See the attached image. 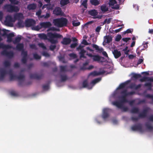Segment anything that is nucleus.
Wrapping results in <instances>:
<instances>
[{
  "label": "nucleus",
  "mask_w": 153,
  "mask_h": 153,
  "mask_svg": "<svg viewBox=\"0 0 153 153\" xmlns=\"http://www.w3.org/2000/svg\"><path fill=\"white\" fill-rule=\"evenodd\" d=\"M104 42L106 43L109 44L112 41V37L111 36L107 35L104 37Z\"/></svg>",
  "instance_id": "obj_23"
},
{
  "label": "nucleus",
  "mask_w": 153,
  "mask_h": 153,
  "mask_svg": "<svg viewBox=\"0 0 153 153\" xmlns=\"http://www.w3.org/2000/svg\"><path fill=\"white\" fill-rule=\"evenodd\" d=\"M90 85L88 84L86 80H84L82 82V86L83 88H87L89 89H91L92 87H90Z\"/></svg>",
  "instance_id": "obj_31"
},
{
  "label": "nucleus",
  "mask_w": 153,
  "mask_h": 153,
  "mask_svg": "<svg viewBox=\"0 0 153 153\" xmlns=\"http://www.w3.org/2000/svg\"><path fill=\"white\" fill-rule=\"evenodd\" d=\"M146 81L153 82V79L149 78V77L144 76L142 78L140 79V81L141 82H145Z\"/></svg>",
  "instance_id": "obj_27"
},
{
  "label": "nucleus",
  "mask_w": 153,
  "mask_h": 153,
  "mask_svg": "<svg viewBox=\"0 0 153 153\" xmlns=\"http://www.w3.org/2000/svg\"><path fill=\"white\" fill-rule=\"evenodd\" d=\"M17 25L19 27H23L24 26V24L23 20H19L17 23Z\"/></svg>",
  "instance_id": "obj_33"
},
{
  "label": "nucleus",
  "mask_w": 153,
  "mask_h": 153,
  "mask_svg": "<svg viewBox=\"0 0 153 153\" xmlns=\"http://www.w3.org/2000/svg\"><path fill=\"white\" fill-rule=\"evenodd\" d=\"M68 20L64 17H61L54 19L53 23L54 25L59 27H62L67 25Z\"/></svg>",
  "instance_id": "obj_2"
},
{
  "label": "nucleus",
  "mask_w": 153,
  "mask_h": 153,
  "mask_svg": "<svg viewBox=\"0 0 153 153\" xmlns=\"http://www.w3.org/2000/svg\"><path fill=\"white\" fill-rule=\"evenodd\" d=\"M132 77L135 79H137L141 77L140 74L133 73L132 74Z\"/></svg>",
  "instance_id": "obj_40"
},
{
  "label": "nucleus",
  "mask_w": 153,
  "mask_h": 153,
  "mask_svg": "<svg viewBox=\"0 0 153 153\" xmlns=\"http://www.w3.org/2000/svg\"><path fill=\"white\" fill-rule=\"evenodd\" d=\"M62 13L61 8L59 7H56L53 11V14L56 16L62 15Z\"/></svg>",
  "instance_id": "obj_15"
},
{
  "label": "nucleus",
  "mask_w": 153,
  "mask_h": 153,
  "mask_svg": "<svg viewBox=\"0 0 153 153\" xmlns=\"http://www.w3.org/2000/svg\"><path fill=\"white\" fill-rule=\"evenodd\" d=\"M111 20V18L106 19L104 20L103 22V24L107 23V24H109L110 23Z\"/></svg>",
  "instance_id": "obj_52"
},
{
  "label": "nucleus",
  "mask_w": 153,
  "mask_h": 153,
  "mask_svg": "<svg viewBox=\"0 0 153 153\" xmlns=\"http://www.w3.org/2000/svg\"><path fill=\"white\" fill-rule=\"evenodd\" d=\"M4 8L9 12H17L19 10L18 7L13 6L10 4H6L4 6Z\"/></svg>",
  "instance_id": "obj_3"
},
{
  "label": "nucleus",
  "mask_w": 153,
  "mask_h": 153,
  "mask_svg": "<svg viewBox=\"0 0 153 153\" xmlns=\"http://www.w3.org/2000/svg\"><path fill=\"white\" fill-rule=\"evenodd\" d=\"M122 51L124 52V53L126 55H128V53L129 52V50H128L127 47H126L125 48L123 49Z\"/></svg>",
  "instance_id": "obj_54"
},
{
  "label": "nucleus",
  "mask_w": 153,
  "mask_h": 153,
  "mask_svg": "<svg viewBox=\"0 0 153 153\" xmlns=\"http://www.w3.org/2000/svg\"><path fill=\"white\" fill-rule=\"evenodd\" d=\"M128 102L126 98L121 99L120 101H114L112 102L113 105L116 106L118 108H122L123 105V103H127Z\"/></svg>",
  "instance_id": "obj_4"
},
{
  "label": "nucleus",
  "mask_w": 153,
  "mask_h": 153,
  "mask_svg": "<svg viewBox=\"0 0 153 153\" xmlns=\"http://www.w3.org/2000/svg\"><path fill=\"white\" fill-rule=\"evenodd\" d=\"M92 47L94 48L95 50L97 51V52H101L103 50L102 48H99L98 46L96 44H93L92 45Z\"/></svg>",
  "instance_id": "obj_32"
},
{
  "label": "nucleus",
  "mask_w": 153,
  "mask_h": 153,
  "mask_svg": "<svg viewBox=\"0 0 153 153\" xmlns=\"http://www.w3.org/2000/svg\"><path fill=\"white\" fill-rule=\"evenodd\" d=\"M17 78L19 80H24L25 78V76L23 74H21L17 76Z\"/></svg>",
  "instance_id": "obj_42"
},
{
  "label": "nucleus",
  "mask_w": 153,
  "mask_h": 153,
  "mask_svg": "<svg viewBox=\"0 0 153 153\" xmlns=\"http://www.w3.org/2000/svg\"><path fill=\"white\" fill-rule=\"evenodd\" d=\"M105 73V71H102L100 72H97L96 71H94L90 73L89 74V76H97L101 74H102Z\"/></svg>",
  "instance_id": "obj_19"
},
{
  "label": "nucleus",
  "mask_w": 153,
  "mask_h": 153,
  "mask_svg": "<svg viewBox=\"0 0 153 153\" xmlns=\"http://www.w3.org/2000/svg\"><path fill=\"white\" fill-rule=\"evenodd\" d=\"M90 2L91 5L95 6H97L100 4V1L98 0H90Z\"/></svg>",
  "instance_id": "obj_30"
},
{
  "label": "nucleus",
  "mask_w": 153,
  "mask_h": 153,
  "mask_svg": "<svg viewBox=\"0 0 153 153\" xmlns=\"http://www.w3.org/2000/svg\"><path fill=\"white\" fill-rule=\"evenodd\" d=\"M146 98H151L152 99V100L153 102V95H151L150 94H147L146 95Z\"/></svg>",
  "instance_id": "obj_63"
},
{
  "label": "nucleus",
  "mask_w": 153,
  "mask_h": 153,
  "mask_svg": "<svg viewBox=\"0 0 153 153\" xmlns=\"http://www.w3.org/2000/svg\"><path fill=\"white\" fill-rule=\"evenodd\" d=\"M148 111V108H146L143 109L142 113L139 114V117L140 118H143L145 117L146 116Z\"/></svg>",
  "instance_id": "obj_16"
},
{
  "label": "nucleus",
  "mask_w": 153,
  "mask_h": 153,
  "mask_svg": "<svg viewBox=\"0 0 153 153\" xmlns=\"http://www.w3.org/2000/svg\"><path fill=\"white\" fill-rule=\"evenodd\" d=\"M4 65L6 67H10V62L8 61H5L4 62Z\"/></svg>",
  "instance_id": "obj_48"
},
{
  "label": "nucleus",
  "mask_w": 153,
  "mask_h": 153,
  "mask_svg": "<svg viewBox=\"0 0 153 153\" xmlns=\"http://www.w3.org/2000/svg\"><path fill=\"white\" fill-rule=\"evenodd\" d=\"M24 46L23 43H18L16 46V49L19 51L24 50Z\"/></svg>",
  "instance_id": "obj_22"
},
{
  "label": "nucleus",
  "mask_w": 153,
  "mask_h": 153,
  "mask_svg": "<svg viewBox=\"0 0 153 153\" xmlns=\"http://www.w3.org/2000/svg\"><path fill=\"white\" fill-rule=\"evenodd\" d=\"M41 28H47L50 27L51 25V24L50 22H42L39 24Z\"/></svg>",
  "instance_id": "obj_13"
},
{
  "label": "nucleus",
  "mask_w": 153,
  "mask_h": 153,
  "mask_svg": "<svg viewBox=\"0 0 153 153\" xmlns=\"http://www.w3.org/2000/svg\"><path fill=\"white\" fill-rule=\"evenodd\" d=\"M122 38V36L120 35H118L117 36L115 39L116 42H119Z\"/></svg>",
  "instance_id": "obj_55"
},
{
  "label": "nucleus",
  "mask_w": 153,
  "mask_h": 153,
  "mask_svg": "<svg viewBox=\"0 0 153 153\" xmlns=\"http://www.w3.org/2000/svg\"><path fill=\"white\" fill-rule=\"evenodd\" d=\"M145 126L149 130L152 131L153 129V127L150 124L146 123L145 124Z\"/></svg>",
  "instance_id": "obj_38"
},
{
  "label": "nucleus",
  "mask_w": 153,
  "mask_h": 153,
  "mask_svg": "<svg viewBox=\"0 0 153 153\" xmlns=\"http://www.w3.org/2000/svg\"><path fill=\"white\" fill-rule=\"evenodd\" d=\"M80 23L79 22H78L76 23L75 22V21L74 20L72 22V25L74 27H76L80 25Z\"/></svg>",
  "instance_id": "obj_49"
},
{
  "label": "nucleus",
  "mask_w": 153,
  "mask_h": 153,
  "mask_svg": "<svg viewBox=\"0 0 153 153\" xmlns=\"http://www.w3.org/2000/svg\"><path fill=\"white\" fill-rule=\"evenodd\" d=\"M68 55L70 57L73 59L76 58L77 57L76 54L73 53L69 54Z\"/></svg>",
  "instance_id": "obj_53"
},
{
  "label": "nucleus",
  "mask_w": 153,
  "mask_h": 153,
  "mask_svg": "<svg viewBox=\"0 0 153 153\" xmlns=\"http://www.w3.org/2000/svg\"><path fill=\"white\" fill-rule=\"evenodd\" d=\"M36 7V4H29L27 7V8L29 10H34Z\"/></svg>",
  "instance_id": "obj_29"
},
{
  "label": "nucleus",
  "mask_w": 153,
  "mask_h": 153,
  "mask_svg": "<svg viewBox=\"0 0 153 153\" xmlns=\"http://www.w3.org/2000/svg\"><path fill=\"white\" fill-rule=\"evenodd\" d=\"M21 39V36H20L19 37H16L15 39V40L14 41H13V43H14V44H16L17 43H18L20 42Z\"/></svg>",
  "instance_id": "obj_37"
},
{
  "label": "nucleus",
  "mask_w": 153,
  "mask_h": 153,
  "mask_svg": "<svg viewBox=\"0 0 153 153\" xmlns=\"http://www.w3.org/2000/svg\"><path fill=\"white\" fill-rule=\"evenodd\" d=\"M43 76V74H31L30 75V78L36 80L41 79Z\"/></svg>",
  "instance_id": "obj_9"
},
{
  "label": "nucleus",
  "mask_w": 153,
  "mask_h": 153,
  "mask_svg": "<svg viewBox=\"0 0 153 153\" xmlns=\"http://www.w3.org/2000/svg\"><path fill=\"white\" fill-rule=\"evenodd\" d=\"M13 53L12 51L8 52L7 53L6 56L8 58H11L13 57Z\"/></svg>",
  "instance_id": "obj_45"
},
{
  "label": "nucleus",
  "mask_w": 153,
  "mask_h": 153,
  "mask_svg": "<svg viewBox=\"0 0 153 153\" xmlns=\"http://www.w3.org/2000/svg\"><path fill=\"white\" fill-rule=\"evenodd\" d=\"M88 64V62H85L83 63L82 66L80 68L81 70H86V68L85 67V66L87 65Z\"/></svg>",
  "instance_id": "obj_46"
},
{
  "label": "nucleus",
  "mask_w": 153,
  "mask_h": 153,
  "mask_svg": "<svg viewBox=\"0 0 153 153\" xmlns=\"http://www.w3.org/2000/svg\"><path fill=\"white\" fill-rule=\"evenodd\" d=\"M78 43L77 42H75L74 43H72L71 44L70 47L71 48H74L78 45Z\"/></svg>",
  "instance_id": "obj_64"
},
{
  "label": "nucleus",
  "mask_w": 153,
  "mask_h": 153,
  "mask_svg": "<svg viewBox=\"0 0 153 153\" xmlns=\"http://www.w3.org/2000/svg\"><path fill=\"white\" fill-rule=\"evenodd\" d=\"M15 20L13 19L11 16L7 15L5 20V23L7 25L9 26H13L12 22H14Z\"/></svg>",
  "instance_id": "obj_6"
},
{
  "label": "nucleus",
  "mask_w": 153,
  "mask_h": 153,
  "mask_svg": "<svg viewBox=\"0 0 153 153\" xmlns=\"http://www.w3.org/2000/svg\"><path fill=\"white\" fill-rule=\"evenodd\" d=\"M27 57H22L21 59V62L24 64H26L27 62Z\"/></svg>",
  "instance_id": "obj_59"
},
{
  "label": "nucleus",
  "mask_w": 153,
  "mask_h": 153,
  "mask_svg": "<svg viewBox=\"0 0 153 153\" xmlns=\"http://www.w3.org/2000/svg\"><path fill=\"white\" fill-rule=\"evenodd\" d=\"M21 55L23 57H27V51H25L24 50L21 51Z\"/></svg>",
  "instance_id": "obj_44"
},
{
  "label": "nucleus",
  "mask_w": 153,
  "mask_h": 153,
  "mask_svg": "<svg viewBox=\"0 0 153 153\" xmlns=\"http://www.w3.org/2000/svg\"><path fill=\"white\" fill-rule=\"evenodd\" d=\"M23 17V15L21 13H18L15 14L14 15V18L15 20H21Z\"/></svg>",
  "instance_id": "obj_20"
},
{
  "label": "nucleus",
  "mask_w": 153,
  "mask_h": 153,
  "mask_svg": "<svg viewBox=\"0 0 153 153\" xmlns=\"http://www.w3.org/2000/svg\"><path fill=\"white\" fill-rule=\"evenodd\" d=\"M117 2L116 0H109L108 4L111 7V8L113 9L119 10L120 6L118 4H116L114 6L115 4H117Z\"/></svg>",
  "instance_id": "obj_8"
},
{
  "label": "nucleus",
  "mask_w": 153,
  "mask_h": 153,
  "mask_svg": "<svg viewBox=\"0 0 153 153\" xmlns=\"http://www.w3.org/2000/svg\"><path fill=\"white\" fill-rule=\"evenodd\" d=\"M30 47L32 49L37 50L35 44H30Z\"/></svg>",
  "instance_id": "obj_62"
},
{
  "label": "nucleus",
  "mask_w": 153,
  "mask_h": 153,
  "mask_svg": "<svg viewBox=\"0 0 153 153\" xmlns=\"http://www.w3.org/2000/svg\"><path fill=\"white\" fill-rule=\"evenodd\" d=\"M110 110V109L108 108H104L102 114V117L104 119H106L109 116V112Z\"/></svg>",
  "instance_id": "obj_10"
},
{
  "label": "nucleus",
  "mask_w": 153,
  "mask_h": 153,
  "mask_svg": "<svg viewBox=\"0 0 153 153\" xmlns=\"http://www.w3.org/2000/svg\"><path fill=\"white\" fill-rule=\"evenodd\" d=\"M92 59L94 61L99 62L100 61L101 59H103L104 57L99 56L98 55H94V56L92 57Z\"/></svg>",
  "instance_id": "obj_26"
},
{
  "label": "nucleus",
  "mask_w": 153,
  "mask_h": 153,
  "mask_svg": "<svg viewBox=\"0 0 153 153\" xmlns=\"http://www.w3.org/2000/svg\"><path fill=\"white\" fill-rule=\"evenodd\" d=\"M7 74L6 71L4 69H0V81H2L4 78V76Z\"/></svg>",
  "instance_id": "obj_17"
},
{
  "label": "nucleus",
  "mask_w": 153,
  "mask_h": 153,
  "mask_svg": "<svg viewBox=\"0 0 153 153\" xmlns=\"http://www.w3.org/2000/svg\"><path fill=\"white\" fill-rule=\"evenodd\" d=\"M140 117H135L133 116L131 117V119L133 122H136L138 120Z\"/></svg>",
  "instance_id": "obj_57"
},
{
  "label": "nucleus",
  "mask_w": 153,
  "mask_h": 153,
  "mask_svg": "<svg viewBox=\"0 0 153 153\" xmlns=\"http://www.w3.org/2000/svg\"><path fill=\"white\" fill-rule=\"evenodd\" d=\"M144 86L147 87L148 90H151L152 89V85L151 82L146 83L144 84Z\"/></svg>",
  "instance_id": "obj_35"
},
{
  "label": "nucleus",
  "mask_w": 153,
  "mask_h": 153,
  "mask_svg": "<svg viewBox=\"0 0 153 153\" xmlns=\"http://www.w3.org/2000/svg\"><path fill=\"white\" fill-rule=\"evenodd\" d=\"M112 53L116 59L118 58L121 55L120 51H118V50L117 49L114 50L112 51Z\"/></svg>",
  "instance_id": "obj_18"
},
{
  "label": "nucleus",
  "mask_w": 153,
  "mask_h": 153,
  "mask_svg": "<svg viewBox=\"0 0 153 153\" xmlns=\"http://www.w3.org/2000/svg\"><path fill=\"white\" fill-rule=\"evenodd\" d=\"M139 108H134L131 110V113L133 114L138 113H139Z\"/></svg>",
  "instance_id": "obj_39"
},
{
  "label": "nucleus",
  "mask_w": 153,
  "mask_h": 153,
  "mask_svg": "<svg viewBox=\"0 0 153 153\" xmlns=\"http://www.w3.org/2000/svg\"><path fill=\"white\" fill-rule=\"evenodd\" d=\"M33 57L34 59L36 60H39L41 59V56L38 55L36 53H35L33 54Z\"/></svg>",
  "instance_id": "obj_43"
},
{
  "label": "nucleus",
  "mask_w": 153,
  "mask_h": 153,
  "mask_svg": "<svg viewBox=\"0 0 153 153\" xmlns=\"http://www.w3.org/2000/svg\"><path fill=\"white\" fill-rule=\"evenodd\" d=\"M60 72H65L67 71V66L66 65H61L59 67Z\"/></svg>",
  "instance_id": "obj_34"
},
{
  "label": "nucleus",
  "mask_w": 153,
  "mask_h": 153,
  "mask_svg": "<svg viewBox=\"0 0 153 153\" xmlns=\"http://www.w3.org/2000/svg\"><path fill=\"white\" fill-rule=\"evenodd\" d=\"M38 45L39 47L42 48L44 50H45L47 49L46 47L45 46L43 43H39L38 44Z\"/></svg>",
  "instance_id": "obj_50"
},
{
  "label": "nucleus",
  "mask_w": 153,
  "mask_h": 153,
  "mask_svg": "<svg viewBox=\"0 0 153 153\" xmlns=\"http://www.w3.org/2000/svg\"><path fill=\"white\" fill-rule=\"evenodd\" d=\"M16 78V76L13 75L11 74L10 75V80L12 81L13 80H14Z\"/></svg>",
  "instance_id": "obj_58"
},
{
  "label": "nucleus",
  "mask_w": 153,
  "mask_h": 153,
  "mask_svg": "<svg viewBox=\"0 0 153 153\" xmlns=\"http://www.w3.org/2000/svg\"><path fill=\"white\" fill-rule=\"evenodd\" d=\"M81 44L84 45H89L88 43L87 42L85 39H83L82 42H81Z\"/></svg>",
  "instance_id": "obj_60"
},
{
  "label": "nucleus",
  "mask_w": 153,
  "mask_h": 153,
  "mask_svg": "<svg viewBox=\"0 0 153 153\" xmlns=\"http://www.w3.org/2000/svg\"><path fill=\"white\" fill-rule=\"evenodd\" d=\"M4 33L2 34V36H6L7 37V42H12V38L15 36L14 34L13 33H11L8 34H7L6 30L5 29L3 30Z\"/></svg>",
  "instance_id": "obj_7"
},
{
  "label": "nucleus",
  "mask_w": 153,
  "mask_h": 153,
  "mask_svg": "<svg viewBox=\"0 0 153 153\" xmlns=\"http://www.w3.org/2000/svg\"><path fill=\"white\" fill-rule=\"evenodd\" d=\"M121 94L126 95H131L134 94L135 92L134 91L128 92L126 89H125L121 92Z\"/></svg>",
  "instance_id": "obj_25"
},
{
  "label": "nucleus",
  "mask_w": 153,
  "mask_h": 153,
  "mask_svg": "<svg viewBox=\"0 0 153 153\" xmlns=\"http://www.w3.org/2000/svg\"><path fill=\"white\" fill-rule=\"evenodd\" d=\"M88 13L89 15L92 16H94V17L97 15L98 12L97 10L95 9H93L89 10L88 11Z\"/></svg>",
  "instance_id": "obj_24"
},
{
  "label": "nucleus",
  "mask_w": 153,
  "mask_h": 153,
  "mask_svg": "<svg viewBox=\"0 0 153 153\" xmlns=\"http://www.w3.org/2000/svg\"><path fill=\"white\" fill-rule=\"evenodd\" d=\"M131 129L133 131L139 130L141 131L142 129V125L139 123L137 125H134L131 127Z\"/></svg>",
  "instance_id": "obj_11"
},
{
  "label": "nucleus",
  "mask_w": 153,
  "mask_h": 153,
  "mask_svg": "<svg viewBox=\"0 0 153 153\" xmlns=\"http://www.w3.org/2000/svg\"><path fill=\"white\" fill-rule=\"evenodd\" d=\"M127 83L125 82L122 83L120 85H119V86L118 87V89H121L123 88H124L126 86V85L127 84Z\"/></svg>",
  "instance_id": "obj_51"
},
{
  "label": "nucleus",
  "mask_w": 153,
  "mask_h": 153,
  "mask_svg": "<svg viewBox=\"0 0 153 153\" xmlns=\"http://www.w3.org/2000/svg\"><path fill=\"white\" fill-rule=\"evenodd\" d=\"M87 0H85L83 1L82 4H81L83 5L84 7L86 8H87Z\"/></svg>",
  "instance_id": "obj_56"
},
{
  "label": "nucleus",
  "mask_w": 153,
  "mask_h": 153,
  "mask_svg": "<svg viewBox=\"0 0 153 153\" xmlns=\"http://www.w3.org/2000/svg\"><path fill=\"white\" fill-rule=\"evenodd\" d=\"M60 77H61L62 82H65L67 79V77L65 75H61Z\"/></svg>",
  "instance_id": "obj_47"
},
{
  "label": "nucleus",
  "mask_w": 153,
  "mask_h": 153,
  "mask_svg": "<svg viewBox=\"0 0 153 153\" xmlns=\"http://www.w3.org/2000/svg\"><path fill=\"white\" fill-rule=\"evenodd\" d=\"M69 2V0H61L60 1V4L62 6H64L68 4Z\"/></svg>",
  "instance_id": "obj_36"
},
{
  "label": "nucleus",
  "mask_w": 153,
  "mask_h": 153,
  "mask_svg": "<svg viewBox=\"0 0 153 153\" xmlns=\"http://www.w3.org/2000/svg\"><path fill=\"white\" fill-rule=\"evenodd\" d=\"M35 23V20L31 19L27 20L25 22L26 26L28 27L34 25Z\"/></svg>",
  "instance_id": "obj_12"
},
{
  "label": "nucleus",
  "mask_w": 153,
  "mask_h": 153,
  "mask_svg": "<svg viewBox=\"0 0 153 153\" xmlns=\"http://www.w3.org/2000/svg\"><path fill=\"white\" fill-rule=\"evenodd\" d=\"M84 47V45H82L80 44L79 46L76 48V50L77 51H79V50H80V52H79L80 58H86V57L84 55L85 54L86 52V51L83 48Z\"/></svg>",
  "instance_id": "obj_5"
},
{
  "label": "nucleus",
  "mask_w": 153,
  "mask_h": 153,
  "mask_svg": "<svg viewBox=\"0 0 153 153\" xmlns=\"http://www.w3.org/2000/svg\"><path fill=\"white\" fill-rule=\"evenodd\" d=\"M71 42V39L65 37L62 39L61 42L62 44L63 45H67L70 44Z\"/></svg>",
  "instance_id": "obj_14"
},
{
  "label": "nucleus",
  "mask_w": 153,
  "mask_h": 153,
  "mask_svg": "<svg viewBox=\"0 0 153 153\" xmlns=\"http://www.w3.org/2000/svg\"><path fill=\"white\" fill-rule=\"evenodd\" d=\"M100 9L102 12H106L108 10V8L106 7L105 4H103L100 7Z\"/></svg>",
  "instance_id": "obj_28"
},
{
  "label": "nucleus",
  "mask_w": 153,
  "mask_h": 153,
  "mask_svg": "<svg viewBox=\"0 0 153 153\" xmlns=\"http://www.w3.org/2000/svg\"><path fill=\"white\" fill-rule=\"evenodd\" d=\"M10 94L13 96L17 97L18 95V94L17 93L14 91H11L10 92Z\"/></svg>",
  "instance_id": "obj_61"
},
{
  "label": "nucleus",
  "mask_w": 153,
  "mask_h": 153,
  "mask_svg": "<svg viewBox=\"0 0 153 153\" xmlns=\"http://www.w3.org/2000/svg\"><path fill=\"white\" fill-rule=\"evenodd\" d=\"M2 39L0 37V42L2 40ZM11 48V46L9 45H6L2 43H0V48L4 49H9Z\"/></svg>",
  "instance_id": "obj_21"
},
{
  "label": "nucleus",
  "mask_w": 153,
  "mask_h": 153,
  "mask_svg": "<svg viewBox=\"0 0 153 153\" xmlns=\"http://www.w3.org/2000/svg\"><path fill=\"white\" fill-rule=\"evenodd\" d=\"M101 80V78H97L96 79H93L91 83V84H92L93 85L95 84L96 83H97L99 81H100Z\"/></svg>",
  "instance_id": "obj_41"
},
{
  "label": "nucleus",
  "mask_w": 153,
  "mask_h": 153,
  "mask_svg": "<svg viewBox=\"0 0 153 153\" xmlns=\"http://www.w3.org/2000/svg\"><path fill=\"white\" fill-rule=\"evenodd\" d=\"M38 36L41 39H48V41L52 44H56L57 42V40L54 39V38H59L62 37V36L59 33H53L51 32L47 33V36L45 33H39L38 34Z\"/></svg>",
  "instance_id": "obj_1"
}]
</instances>
